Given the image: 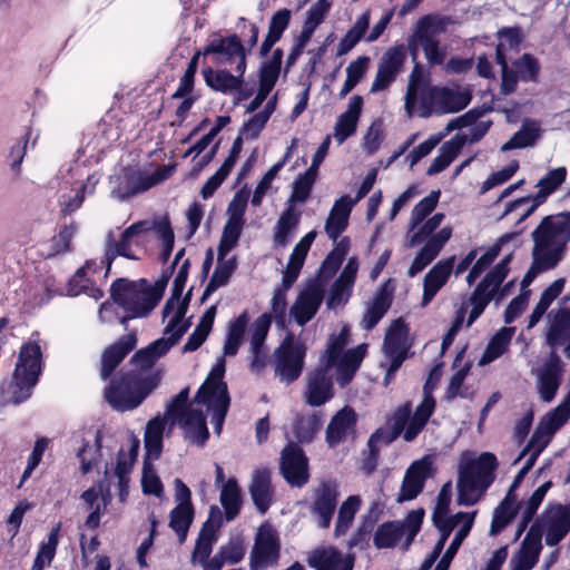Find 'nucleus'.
I'll use <instances>...</instances> for the list:
<instances>
[{"instance_id":"obj_19","label":"nucleus","mask_w":570,"mask_h":570,"mask_svg":"<svg viewBox=\"0 0 570 570\" xmlns=\"http://www.w3.org/2000/svg\"><path fill=\"white\" fill-rule=\"evenodd\" d=\"M151 230L150 224L146 220H140L131 224L120 235L119 240L116 239L112 232H109L105 243V259L107 272L110 271L111 264L117 256H124L128 259H139L131 250L132 245H139L138 237Z\"/></svg>"},{"instance_id":"obj_26","label":"nucleus","mask_w":570,"mask_h":570,"mask_svg":"<svg viewBox=\"0 0 570 570\" xmlns=\"http://www.w3.org/2000/svg\"><path fill=\"white\" fill-rule=\"evenodd\" d=\"M432 462L428 456L414 461L406 470L397 502L411 501L423 490L425 481L431 476Z\"/></svg>"},{"instance_id":"obj_30","label":"nucleus","mask_w":570,"mask_h":570,"mask_svg":"<svg viewBox=\"0 0 570 570\" xmlns=\"http://www.w3.org/2000/svg\"><path fill=\"white\" fill-rule=\"evenodd\" d=\"M272 323V315L262 314L252 325L250 330V370L259 373L266 367L267 351L264 346Z\"/></svg>"},{"instance_id":"obj_58","label":"nucleus","mask_w":570,"mask_h":570,"mask_svg":"<svg viewBox=\"0 0 570 570\" xmlns=\"http://www.w3.org/2000/svg\"><path fill=\"white\" fill-rule=\"evenodd\" d=\"M370 24V13L364 12L354 23V26L341 39L337 47V55L343 56L351 51L364 37Z\"/></svg>"},{"instance_id":"obj_51","label":"nucleus","mask_w":570,"mask_h":570,"mask_svg":"<svg viewBox=\"0 0 570 570\" xmlns=\"http://www.w3.org/2000/svg\"><path fill=\"white\" fill-rule=\"evenodd\" d=\"M361 504L362 500L360 495H350L342 502L337 510V518L334 528L335 538H341L347 533L354 522Z\"/></svg>"},{"instance_id":"obj_22","label":"nucleus","mask_w":570,"mask_h":570,"mask_svg":"<svg viewBox=\"0 0 570 570\" xmlns=\"http://www.w3.org/2000/svg\"><path fill=\"white\" fill-rule=\"evenodd\" d=\"M564 364L557 351L552 350L544 363L532 370L537 377V391L543 402H551L561 385Z\"/></svg>"},{"instance_id":"obj_6","label":"nucleus","mask_w":570,"mask_h":570,"mask_svg":"<svg viewBox=\"0 0 570 570\" xmlns=\"http://www.w3.org/2000/svg\"><path fill=\"white\" fill-rule=\"evenodd\" d=\"M41 372V350L37 343L23 345L10 382L2 384L1 394L6 402L20 404L30 397Z\"/></svg>"},{"instance_id":"obj_29","label":"nucleus","mask_w":570,"mask_h":570,"mask_svg":"<svg viewBox=\"0 0 570 570\" xmlns=\"http://www.w3.org/2000/svg\"><path fill=\"white\" fill-rule=\"evenodd\" d=\"M357 414L351 406H344L331 419L326 428V442L334 448L340 443L354 439L356 433Z\"/></svg>"},{"instance_id":"obj_50","label":"nucleus","mask_w":570,"mask_h":570,"mask_svg":"<svg viewBox=\"0 0 570 570\" xmlns=\"http://www.w3.org/2000/svg\"><path fill=\"white\" fill-rule=\"evenodd\" d=\"M348 249L350 240L347 237H344L336 244V246L327 254L323 261L316 279L324 284L326 281L332 278L342 265Z\"/></svg>"},{"instance_id":"obj_35","label":"nucleus","mask_w":570,"mask_h":570,"mask_svg":"<svg viewBox=\"0 0 570 570\" xmlns=\"http://www.w3.org/2000/svg\"><path fill=\"white\" fill-rule=\"evenodd\" d=\"M247 550L243 534L232 535L212 557L210 570H222L225 566H234L243 561Z\"/></svg>"},{"instance_id":"obj_20","label":"nucleus","mask_w":570,"mask_h":570,"mask_svg":"<svg viewBox=\"0 0 570 570\" xmlns=\"http://www.w3.org/2000/svg\"><path fill=\"white\" fill-rule=\"evenodd\" d=\"M546 533V544H559L570 531V505L549 503L541 515L533 522Z\"/></svg>"},{"instance_id":"obj_33","label":"nucleus","mask_w":570,"mask_h":570,"mask_svg":"<svg viewBox=\"0 0 570 570\" xmlns=\"http://www.w3.org/2000/svg\"><path fill=\"white\" fill-rule=\"evenodd\" d=\"M551 322L548 328L546 341L554 351L567 343L563 352L570 358V308L563 307L550 313Z\"/></svg>"},{"instance_id":"obj_4","label":"nucleus","mask_w":570,"mask_h":570,"mask_svg":"<svg viewBox=\"0 0 570 570\" xmlns=\"http://www.w3.org/2000/svg\"><path fill=\"white\" fill-rule=\"evenodd\" d=\"M158 374L142 375L136 371L120 373L105 387L104 396L116 411L125 412L139 406L158 386Z\"/></svg>"},{"instance_id":"obj_52","label":"nucleus","mask_w":570,"mask_h":570,"mask_svg":"<svg viewBox=\"0 0 570 570\" xmlns=\"http://www.w3.org/2000/svg\"><path fill=\"white\" fill-rule=\"evenodd\" d=\"M165 421L160 417L150 420L145 430V461L158 460L163 450Z\"/></svg>"},{"instance_id":"obj_44","label":"nucleus","mask_w":570,"mask_h":570,"mask_svg":"<svg viewBox=\"0 0 570 570\" xmlns=\"http://www.w3.org/2000/svg\"><path fill=\"white\" fill-rule=\"evenodd\" d=\"M219 502L224 509L225 521L235 520L242 509V491L235 478H229L222 487Z\"/></svg>"},{"instance_id":"obj_42","label":"nucleus","mask_w":570,"mask_h":570,"mask_svg":"<svg viewBox=\"0 0 570 570\" xmlns=\"http://www.w3.org/2000/svg\"><path fill=\"white\" fill-rule=\"evenodd\" d=\"M217 541V533L210 529V525L202 527L191 552L190 562L193 566L199 564L203 570H210L212 552Z\"/></svg>"},{"instance_id":"obj_49","label":"nucleus","mask_w":570,"mask_h":570,"mask_svg":"<svg viewBox=\"0 0 570 570\" xmlns=\"http://www.w3.org/2000/svg\"><path fill=\"white\" fill-rule=\"evenodd\" d=\"M189 268H190V262H189V259H185L180 264L178 272L174 278L173 287H171V295L167 299V302L164 306V309H163L164 317H167L173 311L176 312L178 306L185 299H187V297H189V298L191 297V288H190L187 292L186 296L183 299H180L183 291L185 288L186 282H187V278H188Z\"/></svg>"},{"instance_id":"obj_40","label":"nucleus","mask_w":570,"mask_h":570,"mask_svg":"<svg viewBox=\"0 0 570 570\" xmlns=\"http://www.w3.org/2000/svg\"><path fill=\"white\" fill-rule=\"evenodd\" d=\"M392 304V295L387 292L386 286L384 285L381 289L375 294L372 302L368 304L367 308L363 314V318L361 321V327L365 331L373 330L376 324L384 317V315L389 312Z\"/></svg>"},{"instance_id":"obj_31","label":"nucleus","mask_w":570,"mask_h":570,"mask_svg":"<svg viewBox=\"0 0 570 570\" xmlns=\"http://www.w3.org/2000/svg\"><path fill=\"white\" fill-rule=\"evenodd\" d=\"M455 256L439 261L423 278V295L421 305L428 306L440 289L448 283L454 267Z\"/></svg>"},{"instance_id":"obj_41","label":"nucleus","mask_w":570,"mask_h":570,"mask_svg":"<svg viewBox=\"0 0 570 570\" xmlns=\"http://www.w3.org/2000/svg\"><path fill=\"white\" fill-rule=\"evenodd\" d=\"M227 255L217 256V265L214 273L204 289L200 302L204 303L219 287L226 286L234 272L237 268V259L235 256L226 258Z\"/></svg>"},{"instance_id":"obj_2","label":"nucleus","mask_w":570,"mask_h":570,"mask_svg":"<svg viewBox=\"0 0 570 570\" xmlns=\"http://www.w3.org/2000/svg\"><path fill=\"white\" fill-rule=\"evenodd\" d=\"M537 269H553L570 242V212L546 216L531 234Z\"/></svg>"},{"instance_id":"obj_43","label":"nucleus","mask_w":570,"mask_h":570,"mask_svg":"<svg viewBox=\"0 0 570 570\" xmlns=\"http://www.w3.org/2000/svg\"><path fill=\"white\" fill-rule=\"evenodd\" d=\"M301 212L294 205H287L274 227L273 243L275 247H285L291 240V233L296 229Z\"/></svg>"},{"instance_id":"obj_13","label":"nucleus","mask_w":570,"mask_h":570,"mask_svg":"<svg viewBox=\"0 0 570 570\" xmlns=\"http://www.w3.org/2000/svg\"><path fill=\"white\" fill-rule=\"evenodd\" d=\"M449 23L450 18L438 13L425 14L415 23V38L431 66H440L446 58V47L441 45L439 36L446 31Z\"/></svg>"},{"instance_id":"obj_36","label":"nucleus","mask_w":570,"mask_h":570,"mask_svg":"<svg viewBox=\"0 0 570 570\" xmlns=\"http://www.w3.org/2000/svg\"><path fill=\"white\" fill-rule=\"evenodd\" d=\"M412 415V404L407 401L393 411L389 420L391 428H380L372 434V442L381 439L384 444H390L400 435L404 436L407 426L411 424Z\"/></svg>"},{"instance_id":"obj_10","label":"nucleus","mask_w":570,"mask_h":570,"mask_svg":"<svg viewBox=\"0 0 570 570\" xmlns=\"http://www.w3.org/2000/svg\"><path fill=\"white\" fill-rule=\"evenodd\" d=\"M225 371V357L222 356L210 370L194 399V403L205 405L212 412V424L217 434L222 431L230 403L227 384L223 381Z\"/></svg>"},{"instance_id":"obj_24","label":"nucleus","mask_w":570,"mask_h":570,"mask_svg":"<svg viewBox=\"0 0 570 570\" xmlns=\"http://www.w3.org/2000/svg\"><path fill=\"white\" fill-rule=\"evenodd\" d=\"M324 284L318 279L311 281L298 293L294 304L289 308V315L297 325L304 326L317 313L324 299Z\"/></svg>"},{"instance_id":"obj_15","label":"nucleus","mask_w":570,"mask_h":570,"mask_svg":"<svg viewBox=\"0 0 570 570\" xmlns=\"http://www.w3.org/2000/svg\"><path fill=\"white\" fill-rule=\"evenodd\" d=\"M567 178V168L558 167L549 170L537 184L539 188L538 193L534 196H525L518 198L512 202H508L504 207V212L501 215V218L510 215L513 212H518L525 205L528 207L520 213L518 218V223L527 219L535 209L541 206L548 197L553 194L566 180Z\"/></svg>"},{"instance_id":"obj_32","label":"nucleus","mask_w":570,"mask_h":570,"mask_svg":"<svg viewBox=\"0 0 570 570\" xmlns=\"http://www.w3.org/2000/svg\"><path fill=\"white\" fill-rule=\"evenodd\" d=\"M357 271L358 262L355 257H351L330 289L326 302L328 308H335L347 303L353 291Z\"/></svg>"},{"instance_id":"obj_47","label":"nucleus","mask_w":570,"mask_h":570,"mask_svg":"<svg viewBox=\"0 0 570 570\" xmlns=\"http://www.w3.org/2000/svg\"><path fill=\"white\" fill-rule=\"evenodd\" d=\"M323 425V413L297 414L292 432L299 443H309Z\"/></svg>"},{"instance_id":"obj_63","label":"nucleus","mask_w":570,"mask_h":570,"mask_svg":"<svg viewBox=\"0 0 570 570\" xmlns=\"http://www.w3.org/2000/svg\"><path fill=\"white\" fill-rule=\"evenodd\" d=\"M476 511L473 512H458L452 517H448V513L433 512L432 521L435 528L440 531V537L449 539L453 529L460 523L469 520V517L475 518Z\"/></svg>"},{"instance_id":"obj_27","label":"nucleus","mask_w":570,"mask_h":570,"mask_svg":"<svg viewBox=\"0 0 570 570\" xmlns=\"http://www.w3.org/2000/svg\"><path fill=\"white\" fill-rule=\"evenodd\" d=\"M435 385L436 383L432 381V375H430L423 386V399L421 403L415 407L411 424L405 431L404 441L412 442L415 440L434 413L436 402L433 396V391Z\"/></svg>"},{"instance_id":"obj_46","label":"nucleus","mask_w":570,"mask_h":570,"mask_svg":"<svg viewBox=\"0 0 570 570\" xmlns=\"http://www.w3.org/2000/svg\"><path fill=\"white\" fill-rule=\"evenodd\" d=\"M466 140L465 136L455 135L453 138L445 141L441 146L439 155L433 159L432 164L428 168L426 174L429 176L436 175L448 168L456 158Z\"/></svg>"},{"instance_id":"obj_12","label":"nucleus","mask_w":570,"mask_h":570,"mask_svg":"<svg viewBox=\"0 0 570 570\" xmlns=\"http://www.w3.org/2000/svg\"><path fill=\"white\" fill-rule=\"evenodd\" d=\"M306 351L304 342L293 333L286 334L272 355L274 374L281 383L288 385L298 380L304 370Z\"/></svg>"},{"instance_id":"obj_53","label":"nucleus","mask_w":570,"mask_h":570,"mask_svg":"<svg viewBox=\"0 0 570 570\" xmlns=\"http://www.w3.org/2000/svg\"><path fill=\"white\" fill-rule=\"evenodd\" d=\"M407 327L402 318L392 322L386 331L383 350L385 354H406Z\"/></svg>"},{"instance_id":"obj_54","label":"nucleus","mask_w":570,"mask_h":570,"mask_svg":"<svg viewBox=\"0 0 570 570\" xmlns=\"http://www.w3.org/2000/svg\"><path fill=\"white\" fill-rule=\"evenodd\" d=\"M249 322V316L246 311H244L234 321L229 322L228 331L224 344V354L223 356H234L237 354L238 348L243 342V337L245 334V330Z\"/></svg>"},{"instance_id":"obj_39","label":"nucleus","mask_w":570,"mask_h":570,"mask_svg":"<svg viewBox=\"0 0 570 570\" xmlns=\"http://www.w3.org/2000/svg\"><path fill=\"white\" fill-rule=\"evenodd\" d=\"M178 419L187 438L203 445L209 436L203 410L194 407L193 403Z\"/></svg>"},{"instance_id":"obj_8","label":"nucleus","mask_w":570,"mask_h":570,"mask_svg":"<svg viewBox=\"0 0 570 570\" xmlns=\"http://www.w3.org/2000/svg\"><path fill=\"white\" fill-rule=\"evenodd\" d=\"M188 304L189 297L178 306L176 313H174L173 317L168 322L164 330V335H168V337L156 340L148 346L138 350L131 356L130 364L135 367L132 371L145 375V371L150 370L155 363L171 348V346L178 343L180 337L189 327L188 321L183 323L188 309Z\"/></svg>"},{"instance_id":"obj_59","label":"nucleus","mask_w":570,"mask_h":570,"mask_svg":"<svg viewBox=\"0 0 570 570\" xmlns=\"http://www.w3.org/2000/svg\"><path fill=\"white\" fill-rule=\"evenodd\" d=\"M473 525V515L469 517V520H466L462 527L456 531L452 542L450 543L449 548L442 556L441 560L434 568V570H449L450 564L455 557L458 550L460 549L461 544L465 540V538L469 535L471 529Z\"/></svg>"},{"instance_id":"obj_55","label":"nucleus","mask_w":570,"mask_h":570,"mask_svg":"<svg viewBox=\"0 0 570 570\" xmlns=\"http://www.w3.org/2000/svg\"><path fill=\"white\" fill-rule=\"evenodd\" d=\"M61 523L53 525L49 532L47 542L40 544L33 564L30 570H43L50 566L55 559L56 551L59 544V533Z\"/></svg>"},{"instance_id":"obj_18","label":"nucleus","mask_w":570,"mask_h":570,"mask_svg":"<svg viewBox=\"0 0 570 570\" xmlns=\"http://www.w3.org/2000/svg\"><path fill=\"white\" fill-rule=\"evenodd\" d=\"M281 557V540L275 529L269 524L258 528L254 546L249 553L250 570H266L278 564Z\"/></svg>"},{"instance_id":"obj_5","label":"nucleus","mask_w":570,"mask_h":570,"mask_svg":"<svg viewBox=\"0 0 570 570\" xmlns=\"http://www.w3.org/2000/svg\"><path fill=\"white\" fill-rule=\"evenodd\" d=\"M498 465L497 456L491 452H483L462 465L458 479V504H475L493 483Z\"/></svg>"},{"instance_id":"obj_16","label":"nucleus","mask_w":570,"mask_h":570,"mask_svg":"<svg viewBox=\"0 0 570 570\" xmlns=\"http://www.w3.org/2000/svg\"><path fill=\"white\" fill-rule=\"evenodd\" d=\"M511 259L512 255H507L476 285L469 299L472 309L468 317L466 326H471L482 315L488 304L492 301L498 288L509 273V264Z\"/></svg>"},{"instance_id":"obj_56","label":"nucleus","mask_w":570,"mask_h":570,"mask_svg":"<svg viewBox=\"0 0 570 570\" xmlns=\"http://www.w3.org/2000/svg\"><path fill=\"white\" fill-rule=\"evenodd\" d=\"M61 523L53 525L49 532L47 542L40 544L33 564L30 570H43L50 566L55 559L56 551L59 544V533Z\"/></svg>"},{"instance_id":"obj_62","label":"nucleus","mask_w":570,"mask_h":570,"mask_svg":"<svg viewBox=\"0 0 570 570\" xmlns=\"http://www.w3.org/2000/svg\"><path fill=\"white\" fill-rule=\"evenodd\" d=\"M101 436L98 431L95 436V443L90 444L89 442H83L82 446L79 449L77 456L80 461V470L82 474L89 473L94 465L97 464L99 458L101 456Z\"/></svg>"},{"instance_id":"obj_3","label":"nucleus","mask_w":570,"mask_h":570,"mask_svg":"<svg viewBox=\"0 0 570 570\" xmlns=\"http://www.w3.org/2000/svg\"><path fill=\"white\" fill-rule=\"evenodd\" d=\"M417 102L419 116L425 118L433 112H458L469 105L470 96L446 87H421L412 75L405 95V109L410 117Z\"/></svg>"},{"instance_id":"obj_48","label":"nucleus","mask_w":570,"mask_h":570,"mask_svg":"<svg viewBox=\"0 0 570 570\" xmlns=\"http://www.w3.org/2000/svg\"><path fill=\"white\" fill-rule=\"evenodd\" d=\"M541 135V129L535 120L525 119L520 129L501 146L502 151L512 149L532 147L537 144Z\"/></svg>"},{"instance_id":"obj_21","label":"nucleus","mask_w":570,"mask_h":570,"mask_svg":"<svg viewBox=\"0 0 570 570\" xmlns=\"http://www.w3.org/2000/svg\"><path fill=\"white\" fill-rule=\"evenodd\" d=\"M279 470L291 487L303 488L308 482V459L298 444L288 442L282 450Z\"/></svg>"},{"instance_id":"obj_61","label":"nucleus","mask_w":570,"mask_h":570,"mask_svg":"<svg viewBox=\"0 0 570 570\" xmlns=\"http://www.w3.org/2000/svg\"><path fill=\"white\" fill-rule=\"evenodd\" d=\"M283 59L282 49L274 50L269 60L265 61L259 69V85L273 89L277 82Z\"/></svg>"},{"instance_id":"obj_11","label":"nucleus","mask_w":570,"mask_h":570,"mask_svg":"<svg viewBox=\"0 0 570 570\" xmlns=\"http://www.w3.org/2000/svg\"><path fill=\"white\" fill-rule=\"evenodd\" d=\"M495 61L501 68V92L511 95L517 90L518 82H538L541 65L538 58L531 53H523L518 59L508 63L505 43H498L495 48Z\"/></svg>"},{"instance_id":"obj_57","label":"nucleus","mask_w":570,"mask_h":570,"mask_svg":"<svg viewBox=\"0 0 570 570\" xmlns=\"http://www.w3.org/2000/svg\"><path fill=\"white\" fill-rule=\"evenodd\" d=\"M169 517V527L177 534L179 542H185L194 520V507L176 505Z\"/></svg>"},{"instance_id":"obj_14","label":"nucleus","mask_w":570,"mask_h":570,"mask_svg":"<svg viewBox=\"0 0 570 570\" xmlns=\"http://www.w3.org/2000/svg\"><path fill=\"white\" fill-rule=\"evenodd\" d=\"M423 517V510H414L407 514L403 522L387 521L380 524L374 532V546L377 549L393 548L405 537L402 549L404 551L409 550L421 529Z\"/></svg>"},{"instance_id":"obj_45","label":"nucleus","mask_w":570,"mask_h":570,"mask_svg":"<svg viewBox=\"0 0 570 570\" xmlns=\"http://www.w3.org/2000/svg\"><path fill=\"white\" fill-rule=\"evenodd\" d=\"M203 76L209 88L222 94H232L243 86V76H234L227 70L207 68L203 70Z\"/></svg>"},{"instance_id":"obj_17","label":"nucleus","mask_w":570,"mask_h":570,"mask_svg":"<svg viewBox=\"0 0 570 570\" xmlns=\"http://www.w3.org/2000/svg\"><path fill=\"white\" fill-rule=\"evenodd\" d=\"M338 483L333 479H325L312 490L308 511L320 529H328L338 507Z\"/></svg>"},{"instance_id":"obj_23","label":"nucleus","mask_w":570,"mask_h":570,"mask_svg":"<svg viewBox=\"0 0 570 570\" xmlns=\"http://www.w3.org/2000/svg\"><path fill=\"white\" fill-rule=\"evenodd\" d=\"M203 53L205 56L213 55L217 63H232L236 60V73L244 76L246 71V53L237 35L212 39L204 48Z\"/></svg>"},{"instance_id":"obj_25","label":"nucleus","mask_w":570,"mask_h":570,"mask_svg":"<svg viewBox=\"0 0 570 570\" xmlns=\"http://www.w3.org/2000/svg\"><path fill=\"white\" fill-rule=\"evenodd\" d=\"M137 333L131 331L107 346L100 355L99 376L102 381L111 377L116 368L137 345Z\"/></svg>"},{"instance_id":"obj_1","label":"nucleus","mask_w":570,"mask_h":570,"mask_svg":"<svg viewBox=\"0 0 570 570\" xmlns=\"http://www.w3.org/2000/svg\"><path fill=\"white\" fill-rule=\"evenodd\" d=\"M350 327L344 325L337 334L328 337L326 348L320 356L321 365L307 375L304 392L306 404L318 407L333 399L332 368L336 370L335 379L341 387L348 385L355 376L366 355L367 344L344 351L350 342Z\"/></svg>"},{"instance_id":"obj_60","label":"nucleus","mask_w":570,"mask_h":570,"mask_svg":"<svg viewBox=\"0 0 570 570\" xmlns=\"http://www.w3.org/2000/svg\"><path fill=\"white\" fill-rule=\"evenodd\" d=\"M551 485V481L544 482L531 494L528 500L518 502L517 508L518 511H520L521 518L524 519V523H530L532 521Z\"/></svg>"},{"instance_id":"obj_34","label":"nucleus","mask_w":570,"mask_h":570,"mask_svg":"<svg viewBox=\"0 0 570 570\" xmlns=\"http://www.w3.org/2000/svg\"><path fill=\"white\" fill-rule=\"evenodd\" d=\"M248 490L258 512L266 513L274 498L271 471L266 468L256 469L253 472Z\"/></svg>"},{"instance_id":"obj_64","label":"nucleus","mask_w":570,"mask_h":570,"mask_svg":"<svg viewBox=\"0 0 570 570\" xmlns=\"http://www.w3.org/2000/svg\"><path fill=\"white\" fill-rule=\"evenodd\" d=\"M440 194V190H432L414 206L411 213L410 230H414L435 209Z\"/></svg>"},{"instance_id":"obj_9","label":"nucleus","mask_w":570,"mask_h":570,"mask_svg":"<svg viewBox=\"0 0 570 570\" xmlns=\"http://www.w3.org/2000/svg\"><path fill=\"white\" fill-rule=\"evenodd\" d=\"M114 302L129 313L120 318V324L127 330L128 320L145 317L157 306L159 296L149 293L146 279L138 282L117 278L110 286Z\"/></svg>"},{"instance_id":"obj_38","label":"nucleus","mask_w":570,"mask_h":570,"mask_svg":"<svg viewBox=\"0 0 570 570\" xmlns=\"http://www.w3.org/2000/svg\"><path fill=\"white\" fill-rule=\"evenodd\" d=\"M362 107L363 98L361 96H353L348 101L346 111L338 116L334 126V139L338 145L356 132Z\"/></svg>"},{"instance_id":"obj_28","label":"nucleus","mask_w":570,"mask_h":570,"mask_svg":"<svg viewBox=\"0 0 570 570\" xmlns=\"http://www.w3.org/2000/svg\"><path fill=\"white\" fill-rule=\"evenodd\" d=\"M306 561L314 570H353L355 558L334 547H318L307 554Z\"/></svg>"},{"instance_id":"obj_7","label":"nucleus","mask_w":570,"mask_h":570,"mask_svg":"<svg viewBox=\"0 0 570 570\" xmlns=\"http://www.w3.org/2000/svg\"><path fill=\"white\" fill-rule=\"evenodd\" d=\"M443 219L444 214L436 213L429 219H424L414 230H410L412 233L410 246H416L424 242L425 244L414 257L407 271L409 277H414L430 265L451 238L452 228L449 226L435 233Z\"/></svg>"},{"instance_id":"obj_37","label":"nucleus","mask_w":570,"mask_h":570,"mask_svg":"<svg viewBox=\"0 0 570 570\" xmlns=\"http://www.w3.org/2000/svg\"><path fill=\"white\" fill-rule=\"evenodd\" d=\"M354 205L355 202L347 195L342 196L334 203L325 222V232L333 242H336L347 228L348 217Z\"/></svg>"}]
</instances>
